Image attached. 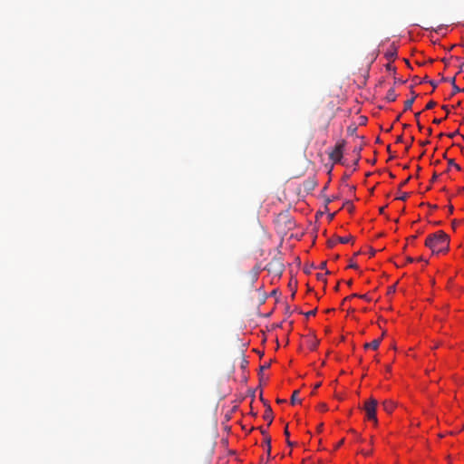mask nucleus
I'll list each match as a JSON object with an SVG mask.
<instances>
[{
  "instance_id": "nucleus-4",
  "label": "nucleus",
  "mask_w": 464,
  "mask_h": 464,
  "mask_svg": "<svg viewBox=\"0 0 464 464\" xmlns=\"http://www.w3.org/2000/svg\"><path fill=\"white\" fill-rule=\"evenodd\" d=\"M382 406H383V410L388 413H392L395 410V407H396L394 401H391V400L383 401Z\"/></svg>"
},
{
  "instance_id": "nucleus-5",
  "label": "nucleus",
  "mask_w": 464,
  "mask_h": 464,
  "mask_svg": "<svg viewBox=\"0 0 464 464\" xmlns=\"http://www.w3.org/2000/svg\"><path fill=\"white\" fill-rule=\"evenodd\" d=\"M381 344V339H374L371 343H365V348L372 349L373 351L377 350Z\"/></svg>"
},
{
  "instance_id": "nucleus-2",
  "label": "nucleus",
  "mask_w": 464,
  "mask_h": 464,
  "mask_svg": "<svg viewBox=\"0 0 464 464\" xmlns=\"http://www.w3.org/2000/svg\"><path fill=\"white\" fill-rule=\"evenodd\" d=\"M345 146L346 141L344 140H339L336 141L334 146L329 150L328 157L332 166L341 163L343 157Z\"/></svg>"
},
{
  "instance_id": "nucleus-7",
  "label": "nucleus",
  "mask_w": 464,
  "mask_h": 464,
  "mask_svg": "<svg viewBox=\"0 0 464 464\" xmlns=\"http://www.w3.org/2000/svg\"><path fill=\"white\" fill-rule=\"evenodd\" d=\"M296 392H294L293 396H292V402L295 403V401H296V398H295V395H296Z\"/></svg>"
},
{
  "instance_id": "nucleus-3",
  "label": "nucleus",
  "mask_w": 464,
  "mask_h": 464,
  "mask_svg": "<svg viewBox=\"0 0 464 464\" xmlns=\"http://www.w3.org/2000/svg\"><path fill=\"white\" fill-rule=\"evenodd\" d=\"M364 411L366 420L369 421H372L373 426H377L378 420H377V401L374 399H369L364 403Z\"/></svg>"
},
{
  "instance_id": "nucleus-1",
  "label": "nucleus",
  "mask_w": 464,
  "mask_h": 464,
  "mask_svg": "<svg viewBox=\"0 0 464 464\" xmlns=\"http://www.w3.org/2000/svg\"><path fill=\"white\" fill-rule=\"evenodd\" d=\"M450 237L442 230L430 234L425 239V246L432 254L447 253L450 248Z\"/></svg>"
},
{
  "instance_id": "nucleus-6",
  "label": "nucleus",
  "mask_w": 464,
  "mask_h": 464,
  "mask_svg": "<svg viewBox=\"0 0 464 464\" xmlns=\"http://www.w3.org/2000/svg\"><path fill=\"white\" fill-rule=\"evenodd\" d=\"M396 55V51L393 50L392 52H389L386 53V56L388 57L389 60H392L393 59V57Z\"/></svg>"
}]
</instances>
